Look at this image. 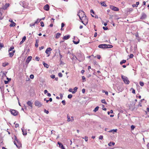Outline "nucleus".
<instances>
[{
  "label": "nucleus",
  "instance_id": "12",
  "mask_svg": "<svg viewBox=\"0 0 149 149\" xmlns=\"http://www.w3.org/2000/svg\"><path fill=\"white\" fill-rule=\"evenodd\" d=\"M27 104L29 106H30L31 109L32 108V103L30 101H28Z\"/></svg>",
  "mask_w": 149,
  "mask_h": 149
},
{
  "label": "nucleus",
  "instance_id": "39",
  "mask_svg": "<svg viewBox=\"0 0 149 149\" xmlns=\"http://www.w3.org/2000/svg\"><path fill=\"white\" fill-rule=\"evenodd\" d=\"M34 76L33 75V74H31L30 75V77L31 79H33L34 78Z\"/></svg>",
  "mask_w": 149,
  "mask_h": 149
},
{
  "label": "nucleus",
  "instance_id": "18",
  "mask_svg": "<svg viewBox=\"0 0 149 149\" xmlns=\"http://www.w3.org/2000/svg\"><path fill=\"white\" fill-rule=\"evenodd\" d=\"M61 34V33H57L56 34V39H58V38L60 36Z\"/></svg>",
  "mask_w": 149,
  "mask_h": 149
},
{
  "label": "nucleus",
  "instance_id": "40",
  "mask_svg": "<svg viewBox=\"0 0 149 149\" xmlns=\"http://www.w3.org/2000/svg\"><path fill=\"white\" fill-rule=\"evenodd\" d=\"M131 89L132 90V93H134V94H135V90L134 89V88H131Z\"/></svg>",
  "mask_w": 149,
  "mask_h": 149
},
{
  "label": "nucleus",
  "instance_id": "58",
  "mask_svg": "<svg viewBox=\"0 0 149 149\" xmlns=\"http://www.w3.org/2000/svg\"><path fill=\"white\" fill-rule=\"evenodd\" d=\"M59 55H60V60H61V59L62 57V56L61 54L60 53V50H59Z\"/></svg>",
  "mask_w": 149,
  "mask_h": 149
},
{
  "label": "nucleus",
  "instance_id": "51",
  "mask_svg": "<svg viewBox=\"0 0 149 149\" xmlns=\"http://www.w3.org/2000/svg\"><path fill=\"white\" fill-rule=\"evenodd\" d=\"M85 91V89L83 88L82 90V92L83 93H84Z\"/></svg>",
  "mask_w": 149,
  "mask_h": 149
},
{
  "label": "nucleus",
  "instance_id": "57",
  "mask_svg": "<svg viewBox=\"0 0 149 149\" xmlns=\"http://www.w3.org/2000/svg\"><path fill=\"white\" fill-rule=\"evenodd\" d=\"M60 147L62 149H65L62 144L61 145V147Z\"/></svg>",
  "mask_w": 149,
  "mask_h": 149
},
{
  "label": "nucleus",
  "instance_id": "2",
  "mask_svg": "<svg viewBox=\"0 0 149 149\" xmlns=\"http://www.w3.org/2000/svg\"><path fill=\"white\" fill-rule=\"evenodd\" d=\"M121 78L124 81L125 83L127 84H129L130 83V81L129 80L128 78L123 75L121 76Z\"/></svg>",
  "mask_w": 149,
  "mask_h": 149
},
{
  "label": "nucleus",
  "instance_id": "24",
  "mask_svg": "<svg viewBox=\"0 0 149 149\" xmlns=\"http://www.w3.org/2000/svg\"><path fill=\"white\" fill-rule=\"evenodd\" d=\"M133 10V9L132 8H130V9H128L127 10V13H128V12L130 13L132 12Z\"/></svg>",
  "mask_w": 149,
  "mask_h": 149
},
{
  "label": "nucleus",
  "instance_id": "36",
  "mask_svg": "<svg viewBox=\"0 0 149 149\" xmlns=\"http://www.w3.org/2000/svg\"><path fill=\"white\" fill-rule=\"evenodd\" d=\"M72 95L71 94H69L68 95V98L69 99H70L72 97Z\"/></svg>",
  "mask_w": 149,
  "mask_h": 149
},
{
  "label": "nucleus",
  "instance_id": "54",
  "mask_svg": "<svg viewBox=\"0 0 149 149\" xmlns=\"http://www.w3.org/2000/svg\"><path fill=\"white\" fill-rule=\"evenodd\" d=\"M97 58L98 59H100L101 58V56L100 55H97Z\"/></svg>",
  "mask_w": 149,
  "mask_h": 149
},
{
  "label": "nucleus",
  "instance_id": "5",
  "mask_svg": "<svg viewBox=\"0 0 149 149\" xmlns=\"http://www.w3.org/2000/svg\"><path fill=\"white\" fill-rule=\"evenodd\" d=\"M107 46V44H100L99 45L98 47L99 48H102V49H105L107 48V47H106Z\"/></svg>",
  "mask_w": 149,
  "mask_h": 149
},
{
  "label": "nucleus",
  "instance_id": "10",
  "mask_svg": "<svg viewBox=\"0 0 149 149\" xmlns=\"http://www.w3.org/2000/svg\"><path fill=\"white\" fill-rule=\"evenodd\" d=\"M147 17L146 15L144 13H143L142 14V16L141 17V19H145Z\"/></svg>",
  "mask_w": 149,
  "mask_h": 149
},
{
  "label": "nucleus",
  "instance_id": "13",
  "mask_svg": "<svg viewBox=\"0 0 149 149\" xmlns=\"http://www.w3.org/2000/svg\"><path fill=\"white\" fill-rule=\"evenodd\" d=\"M26 39V37L25 36H24L22 38V40L19 43V45H21L22 44L23 42L25 41Z\"/></svg>",
  "mask_w": 149,
  "mask_h": 149
},
{
  "label": "nucleus",
  "instance_id": "35",
  "mask_svg": "<svg viewBox=\"0 0 149 149\" xmlns=\"http://www.w3.org/2000/svg\"><path fill=\"white\" fill-rule=\"evenodd\" d=\"M73 43H74V44H78L79 43V40L78 41H77V42H76V41H74V40H73Z\"/></svg>",
  "mask_w": 149,
  "mask_h": 149
},
{
  "label": "nucleus",
  "instance_id": "33",
  "mask_svg": "<svg viewBox=\"0 0 149 149\" xmlns=\"http://www.w3.org/2000/svg\"><path fill=\"white\" fill-rule=\"evenodd\" d=\"M9 54L10 55V56L11 57H12L14 55L13 53L12 52H9Z\"/></svg>",
  "mask_w": 149,
  "mask_h": 149
},
{
  "label": "nucleus",
  "instance_id": "42",
  "mask_svg": "<svg viewBox=\"0 0 149 149\" xmlns=\"http://www.w3.org/2000/svg\"><path fill=\"white\" fill-rule=\"evenodd\" d=\"M14 144H15V145H16V146H17V148H19V146H18V145L17 144V143H16V142H15V141H14Z\"/></svg>",
  "mask_w": 149,
  "mask_h": 149
},
{
  "label": "nucleus",
  "instance_id": "28",
  "mask_svg": "<svg viewBox=\"0 0 149 149\" xmlns=\"http://www.w3.org/2000/svg\"><path fill=\"white\" fill-rule=\"evenodd\" d=\"M101 101L102 103H104L106 104H107L106 102L105 101V100L104 99L102 100H101Z\"/></svg>",
  "mask_w": 149,
  "mask_h": 149
},
{
  "label": "nucleus",
  "instance_id": "17",
  "mask_svg": "<svg viewBox=\"0 0 149 149\" xmlns=\"http://www.w3.org/2000/svg\"><path fill=\"white\" fill-rule=\"evenodd\" d=\"M77 89L78 88L77 87H74L73 89L74 91L72 92V93L73 94L74 93L77 91Z\"/></svg>",
  "mask_w": 149,
  "mask_h": 149
},
{
  "label": "nucleus",
  "instance_id": "29",
  "mask_svg": "<svg viewBox=\"0 0 149 149\" xmlns=\"http://www.w3.org/2000/svg\"><path fill=\"white\" fill-rule=\"evenodd\" d=\"M14 49V47L13 46L11 47H10L8 50V52H10V51Z\"/></svg>",
  "mask_w": 149,
  "mask_h": 149
},
{
  "label": "nucleus",
  "instance_id": "11",
  "mask_svg": "<svg viewBox=\"0 0 149 149\" xmlns=\"http://www.w3.org/2000/svg\"><path fill=\"white\" fill-rule=\"evenodd\" d=\"M9 3H6L5 5L3 7L2 9L3 10H6L7 9V8L9 6Z\"/></svg>",
  "mask_w": 149,
  "mask_h": 149
},
{
  "label": "nucleus",
  "instance_id": "22",
  "mask_svg": "<svg viewBox=\"0 0 149 149\" xmlns=\"http://www.w3.org/2000/svg\"><path fill=\"white\" fill-rule=\"evenodd\" d=\"M115 145V143L112 142H110L108 144V145L109 146H111L112 145Z\"/></svg>",
  "mask_w": 149,
  "mask_h": 149
},
{
  "label": "nucleus",
  "instance_id": "32",
  "mask_svg": "<svg viewBox=\"0 0 149 149\" xmlns=\"http://www.w3.org/2000/svg\"><path fill=\"white\" fill-rule=\"evenodd\" d=\"M83 82H84L86 81V78L84 76L82 77Z\"/></svg>",
  "mask_w": 149,
  "mask_h": 149
},
{
  "label": "nucleus",
  "instance_id": "63",
  "mask_svg": "<svg viewBox=\"0 0 149 149\" xmlns=\"http://www.w3.org/2000/svg\"><path fill=\"white\" fill-rule=\"evenodd\" d=\"M139 1L136 2V7H137V6L139 4Z\"/></svg>",
  "mask_w": 149,
  "mask_h": 149
},
{
  "label": "nucleus",
  "instance_id": "3",
  "mask_svg": "<svg viewBox=\"0 0 149 149\" xmlns=\"http://www.w3.org/2000/svg\"><path fill=\"white\" fill-rule=\"evenodd\" d=\"M10 111L11 112V114L14 116H16L18 115L19 113L18 112L15 110L10 109Z\"/></svg>",
  "mask_w": 149,
  "mask_h": 149
},
{
  "label": "nucleus",
  "instance_id": "8",
  "mask_svg": "<svg viewBox=\"0 0 149 149\" xmlns=\"http://www.w3.org/2000/svg\"><path fill=\"white\" fill-rule=\"evenodd\" d=\"M32 57L31 56H29L27 58L26 61V63L28 64L30 61L31 60Z\"/></svg>",
  "mask_w": 149,
  "mask_h": 149
},
{
  "label": "nucleus",
  "instance_id": "60",
  "mask_svg": "<svg viewBox=\"0 0 149 149\" xmlns=\"http://www.w3.org/2000/svg\"><path fill=\"white\" fill-rule=\"evenodd\" d=\"M65 26V24L63 23H61V27L63 28Z\"/></svg>",
  "mask_w": 149,
  "mask_h": 149
},
{
  "label": "nucleus",
  "instance_id": "1",
  "mask_svg": "<svg viewBox=\"0 0 149 149\" xmlns=\"http://www.w3.org/2000/svg\"><path fill=\"white\" fill-rule=\"evenodd\" d=\"M77 15L79 17V19L81 20L82 23L85 25H86L87 24L88 20L84 12L82 10H79L78 13Z\"/></svg>",
  "mask_w": 149,
  "mask_h": 149
},
{
  "label": "nucleus",
  "instance_id": "26",
  "mask_svg": "<svg viewBox=\"0 0 149 149\" xmlns=\"http://www.w3.org/2000/svg\"><path fill=\"white\" fill-rule=\"evenodd\" d=\"M107 45V46L106 47H107V48H111L113 47V46L111 45Z\"/></svg>",
  "mask_w": 149,
  "mask_h": 149
},
{
  "label": "nucleus",
  "instance_id": "48",
  "mask_svg": "<svg viewBox=\"0 0 149 149\" xmlns=\"http://www.w3.org/2000/svg\"><path fill=\"white\" fill-rule=\"evenodd\" d=\"M3 47V43H1L0 42V47L1 48Z\"/></svg>",
  "mask_w": 149,
  "mask_h": 149
},
{
  "label": "nucleus",
  "instance_id": "53",
  "mask_svg": "<svg viewBox=\"0 0 149 149\" xmlns=\"http://www.w3.org/2000/svg\"><path fill=\"white\" fill-rule=\"evenodd\" d=\"M58 144L59 145V147H61V145L62 144L61 143L58 141Z\"/></svg>",
  "mask_w": 149,
  "mask_h": 149
},
{
  "label": "nucleus",
  "instance_id": "52",
  "mask_svg": "<svg viewBox=\"0 0 149 149\" xmlns=\"http://www.w3.org/2000/svg\"><path fill=\"white\" fill-rule=\"evenodd\" d=\"M70 120H71L70 121H71V122H72L74 121V117L73 116H72L71 117V119Z\"/></svg>",
  "mask_w": 149,
  "mask_h": 149
},
{
  "label": "nucleus",
  "instance_id": "55",
  "mask_svg": "<svg viewBox=\"0 0 149 149\" xmlns=\"http://www.w3.org/2000/svg\"><path fill=\"white\" fill-rule=\"evenodd\" d=\"M19 126V124L17 123L15 125V128H17V127H18Z\"/></svg>",
  "mask_w": 149,
  "mask_h": 149
},
{
  "label": "nucleus",
  "instance_id": "25",
  "mask_svg": "<svg viewBox=\"0 0 149 149\" xmlns=\"http://www.w3.org/2000/svg\"><path fill=\"white\" fill-rule=\"evenodd\" d=\"M101 5L104 7H106L107 6V5L104 2H103L102 3H101Z\"/></svg>",
  "mask_w": 149,
  "mask_h": 149
},
{
  "label": "nucleus",
  "instance_id": "27",
  "mask_svg": "<svg viewBox=\"0 0 149 149\" xmlns=\"http://www.w3.org/2000/svg\"><path fill=\"white\" fill-rule=\"evenodd\" d=\"M126 60H122V61H121L120 63V65H122L123 63H125L126 62Z\"/></svg>",
  "mask_w": 149,
  "mask_h": 149
},
{
  "label": "nucleus",
  "instance_id": "14",
  "mask_svg": "<svg viewBox=\"0 0 149 149\" xmlns=\"http://www.w3.org/2000/svg\"><path fill=\"white\" fill-rule=\"evenodd\" d=\"M70 37V36L68 35L67 36H64L63 38V39L65 40H66L68 39Z\"/></svg>",
  "mask_w": 149,
  "mask_h": 149
},
{
  "label": "nucleus",
  "instance_id": "16",
  "mask_svg": "<svg viewBox=\"0 0 149 149\" xmlns=\"http://www.w3.org/2000/svg\"><path fill=\"white\" fill-rule=\"evenodd\" d=\"M43 64L44 66L47 68H48L49 67V65L46 63L45 62H43Z\"/></svg>",
  "mask_w": 149,
  "mask_h": 149
},
{
  "label": "nucleus",
  "instance_id": "30",
  "mask_svg": "<svg viewBox=\"0 0 149 149\" xmlns=\"http://www.w3.org/2000/svg\"><path fill=\"white\" fill-rule=\"evenodd\" d=\"M139 84L141 86H143L144 85L143 82L141 81H140L139 82Z\"/></svg>",
  "mask_w": 149,
  "mask_h": 149
},
{
  "label": "nucleus",
  "instance_id": "47",
  "mask_svg": "<svg viewBox=\"0 0 149 149\" xmlns=\"http://www.w3.org/2000/svg\"><path fill=\"white\" fill-rule=\"evenodd\" d=\"M61 102L64 105H65V101L64 100H63Z\"/></svg>",
  "mask_w": 149,
  "mask_h": 149
},
{
  "label": "nucleus",
  "instance_id": "41",
  "mask_svg": "<svg viewBox=\"0 0 149 149\" xmlns=\"http://www.w3.org/2000/svg\"><path fill=\"white\" fill-rule=\"evenodd\" d=\"M7 73V72H3V74L6 77V74Z\"/></svg>",
  "mask_w": 149,
  "mask_h": 149
},
{
  "label": "nucleus",
  "instance_id": "56",
  "mask_svg": "<svg viewBox=\"0 0 149 149\" xmlns=\"http://www.w3.org/2000/svg\"><path fill=\"white\" fill-rule=\"evenodd\" d=\"M44 48V46H42L41 47H40L39 48V49H40V50H41L42 49H43Z\"/></svg>",
  "mask_w": 149,
  "mask_h": 149
},
{
  "label": "nucleus",
  "instance_id": "7",
  "mask_svg": "<svg viewBox=\"0 0 149 149\" xmlns=\"http://www.w3.org/2000/svg\"><path fill=\"white\" fill-rule=\"evenodd\" d=\"M35 104L36 106H38V107H40L42 106V104L38 101H35Z\"/></svg>",
  "mask_w": 149,
  "mask_h": 149
},
{
  "label": "nucleus",
  "instance_id": "34",
  "mask_svg": "<svg viewBox=\"0 0 149 149\" xmlns=\"http://www.w3.org/2000/svg\"><path fill=\"white\" fill-rule=\"evenodd\" d=\"M58 75L59 77H62L63 76L61 72L59 73Z\"/></svg>",
  "mask_w": 149,
  "mask_h": 149
},
{
  "label": "nucleus",
  "instance_id": "46",
  "mask_svg": "<svg viewBox=\"0 0 149 149\" xmlns=\"http://www.w3.org/2000/svg\"><path fill=\"white\" fill-rule=\"evenodd\" d=\"M103 139V136L102 135H100L99 137V139L102 140Z\"/></svg>",
  "mask_w": 149,
  "mask_h": 149
},
{
  "label": "nucleus",
  "instance_id": "61",
  "mask_svg": "<svg viewBox=\"0 0 149 149\" xmlns=\"http://www.w3.org/2000/svg\"><path fill=\"white\" fill-rule=\"evenodd\" d=\"M9 81H5L4 83L5 84H7L8 83Z\"/></svg>",
  "mask_w": 149,
  "mask_h": 149
},
{
  "label": "nucleus",
  "instance_id": "59",
  "mask_svg": "<svg viewBox=\"0 0 149 149\" xmlns=\"http://www.w3.org/2000/svg\"><path fill=\"white\" fill-rule=\"evenodd\" d=\"M60 98H61V99H62V97H63V95H62V94L61 93H60Z\"/></svg>",
  "mask_w": 149,
  "mask_h": 149
},
{
  "label": "nucleus",
  "instance_id": "38",
  "mask_svg": "<svg viewBox=\"0 0 149 149\" xmlns=\"http://www.w3.org/2000/svg\"><path fill=\"white\" fill-rule=\"evenodd\" d=\"M36 60L38 61L39 60L40 58L36 56L35 58Z\"/></svg>",
  "mask_w": 149,
  "mask_h": 149
},
{
  "label": "nucleus",
  "instance_id": "37",
  "mask_svg": "<svg viewBox=\"0 0 149 149\" xmlns=\"http://www.w3.org/2000/svg\"><path fill=\"white\" fill-rule=\"evenodd\" d=\"M40 24H41V26L42 27H43L44 26V23L43 22H41Z\"/></svg>",
  "mask_w": 149,
  "mask_h": 149
},
{
  "label": "nucleus",
  "instance_id": "6",
  "mask_svg": "<svg viewBox=\"0 0 149 149\" xmlns=\"http://www.w3.org/2000/svg\"><path fill=\"white\" fill-rule=\"evenodd\" d=\"M110 8L112 10L114 11H118L119 10V9L118 8L112 5L110 6Z\"/></svg>",
  "mask_w": 149,
  "mask_h": 149
},
{
  "label": "nucleus",
  "instance_id": "49",
  "mask_svg": "<svg viewBox=\"0 0 149 149\" xmlns=\"http://www.w3.org/2000/svg\"><path fill=\"white\" fill-rule=\"evenodd\" d=\"M135 127L133 125H132L131 126V128L132 130H133L135 128Z\"/></svg>",
  "mask_w": 149,
  "mask_h": 149
},
{
  "label": "nucleus",
  "instance_id": "15",
  "mask_svg": "<svg viewBox=\"0 0 149 149\" xmlns=\"http://www.w3.org/2000/svg\"><path fill=\"white\" fill-rule=\"evenodd\" d=\"M11 22H12V23L10 24V26H14L15 25V22H13L12 20L11 21Z\"/></svg>",
  "mask_w": 149,
  "mask_h": 149
},
{
  "label": "nucleus",
  "instance_id": "9",
  "mask_svg": "<svg viewBox=\"0 0 149 149\" xmlns=\"http://www.w3.org/2000/svg\"><path fill=\"white\" fill-rule=\"evenodd\" d=\"M44 10L46 11H48L49 10V5L46 4L44 7Z\"/></svg>",
  "mask_w": 149,
  "mask_h": 149
},
{
  "label": "nucleus",
  "instance_id": "64",
  "mask_svg": "<svg viewBox=\"0 0 149 149\" xmlns=\"http://www.w3.org/2000/svg\"><path fill=\"white\" fill-rule=\"evenodd\" d=\"M90 12L91 13H92L93 14H94V12L93 10H91Z\"/></svg>",
  "mask_w": 149,
  "mask_h": 149
},
{
  "label": "nucleus",
  "instance_id": "43",
  "mask_svg": "<svg viewBox=\"0 0 149 149\" xmlns=\"http://www.w3.org/2000/svg\"><path fill=\"white\" fill-rule=\"evenodd\" d=\"M85 140L86 141H88V137L87 136H85L84 137Z\"/></svg>",
  "mask_w": 149,
  "mask_h": 149
},
{
  "label": "nucleus",
  "instance_id": "21",
  "mask_svg": "<svg viewBox=\"0 0 149 149\" xmlns=\"http://www.w3.org/2000/svg\"><path fill=\"white\" fill-rule=\"evenodd\" d=\"M99 108V107L97 106V107H96L95 108V109L93 110V111L94 112H96L98 110Z\"/></svg>",
  "mask_w": 149,
  "mask_h": 149
},
{
  "label": "nucleus",
  "instance_id": "44",
  "mask_svg": "<svg viewBox=\"0 0 149 149\" xmlns=\"http://www.w3.org/2000/svg\"><path fill=\"white\" fill-rule=\"evenodd\" d=\"M103 29L105 30H106L108 29V28L107 27H103Z\"/></svg>",
  "mask_w": 149,
  "mask_h": 149
},
{
  "label": "nucleus",
  "instance_id": "62",
  "mask_svg": "<svg viewBox=\"0 0 149 149\" xmlns=\"http://www.w3.org/2000/svg\"><path fill=\"white\" fill-rule=\"evenodd\" d=\"M44 111L47 114H48L49 113V111H48L46 110L45 109Z\"/></svg>",
  "mask_w": 149,
  "mask_h": 149
},
{
  "label": "nucleus",
  "instance_id": "45",
  "mask_svg": "<svg viewBox=\"0 0 149 149\" xmlns=\"http://www.w3.org/2000/svg\"><path fill=\"white\" fill-rule=\"evenodd\" d=\"M51 77L52 79H54L55 78V75L54 74H52L50 76Z\"/></svg>",
  "mask_w": 149,
  "mask_h": 149
},
{
  "label": "nucleus",
  "instance_id": "20",
  "mask_svg": "<svg viewBox=\"0 0 149 149\" xmlns=\"http://www.w3.org/2000/svg\"><path fill=\"white\" fill-rule=\"evenodd\" d=\"M42 20V19H38L37 20L34 22V24H36L40 22Z\"/></svg>",
  "mask_w": 149,
  "mask_h": 149
},
{
  "label": "nucleus",
  "instance_id": "50",
  "mask_svg": "<svg viewBox=\"0 0 149 149\" xmlns=\"http://www.w3.org/2000/svg\"><path fill=\"white\" fill-rule=\"evenodd\" d=\"M134 55L132 54H130V58H132L133 57Z\"/></svg>",
  "mask_w": 149,
  "mask_h": 149
},
{
  "label": "nucleus",
  "instance_id": "23",
  "mask_svg": "<svg viewBox=\"0 0 149 149\" xmlns=\"http://www.w3.org/2000/svg\"><path fill=\"white\" fill-rule=\"evenodd\" d=\"M9 63H2V66L4 67H5L6 66L8 65Z\"/></svg>",
  "mask_w": 149,
  "mask_h": 149
},
{
  "label": "nucleus",
  "instance_id": "31",
  "mask_svg": "<svg viewBox=\"0 0 149 149\" xmlns=\"http://www.w3.org/2000/svg\"><path fill=\"white\" fill-rule=\"evenodd\" d=\"M67 118H68V120H67V121L68 122H70V117L69 116H68V115H67Z\"/></svg>",
  "mask_w": 149,
  "mask_h": 149
},
{
  "label": "nucleus",
  "instance_id": "19",
  "mask_svg": "<svg viewBox=\"0 0 149 149\" xmlns=\"http://www.w3.org/2000/svg\"><path fill=\"white\" fill-rule=\"evenodd\" d=\"M39 42V40H36V43L35 44V46L36 47H38V43Z\"/></svg>",
  "mask_w": 149,
  "mask_h": 149
},
{
  "label": "nucleus",
  "instance_id": "4",
  "mask_svg": "<svg viewBox=\"0 0 149 149\" xmlns=\"http://www.w3.org/2000/svg\"><path fill=\"white\" fill-rule=\"evenodd\" d=\"M52 50V49L50 47H48L47 48L45 51V53L48 54L47 56H49L50 55V51Z\"/></svg>",
  "mask_w": 149,
  "mask_h": 149
}]
</instances>
